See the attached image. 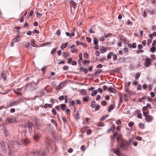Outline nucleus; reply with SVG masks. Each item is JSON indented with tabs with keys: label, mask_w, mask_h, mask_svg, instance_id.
<instances>
[{
	"label": "nucleus",
	"mask_w": 156,
	"mask_h": 156,
	"mask_svg": "<svg viewBox=\"0 0 156 156\" xmlns=\"http://www.w3.org/2000/svg\"><path fill=\"white\" fill-rule=\"evenodd\" d=\"M144 61L145 62L144 64L145 66L147 67L151 66V63L152 62L151 58H146L144 59Z\"/></svg>",
	"instance_id": "1"
},
{
	"label": "nucleus",
	"mask_w": 156,
	"mask_h": 156,
	"mask_svg": "<svg viewBox=\"0 0 156 156\" xmlns=\"http://www.w3.org/2000/svg\"><path fill=\"white\" fill-rule=\"evenodd\" d=\"M119 147L122 148L124 150H127L128 149L127 143H126V144L123 143L122 144H120L119 145Z\"/></svg>",
	"instance_id": "2"
},
{
	"label": "nucleus",
	"mask_w": 156,
	"mask_h": 156,
	"mask_svg": "<svg viewBox=\"0 0 156 156\" xmlns=\"http://www.w3.org/2000/svg\"><path fill=\"white\" fill-rule=\"evenodd\" d=\"M108 91H110L111 92L113 93L114 94H115L117 92V91L116 89L115 88L112 87H108Z\"/></svg>",
	"instance_id": "3"
},
{
	"label": "nucleus",
	"mask_w": 156,
	"mask_h": 156,
	"mask_svg": "<svg viewBox=\"0 0 156 156\" xmlns=\"http://www.w3.org/2000/svg\"><path fill=\"white\" fill-rule=\"evenodd\" d=\"M1 148L2 150L4 151L5 150L6 147L5 143L3 141H2L0 143Z\"/></svg>",
	"instance_id": "4"
},
{
	"label": "nucleus",
	"mask_w": 156,
	"mask_h": 156,
	"mask_svg": "<svg viewBox=\"0 0 156 156\" xmlns=\"http://www.w3.org/2000/svg\"><path fill=\"white\" fill-rule=\"evenodd\" d=\"M152 117L149 115H147L145 118V120L148 122L151 121L152 120Z\"/></svg>",
	"instance_id": "5"
},
{
	"label": "nucleus",
	"mask_w": 156,
	"mask_h": 156,
	"mask_svg": "<svg viewBox=\"0 0 156 156\" xmlns=\"http://www.w3.org/2000/svg\"><path fill=\"white\" fill-rule=\"evenodd\" d=\"M20 40V36L18 35L16 36V37L14 38L13 40V41L14 42H17L19 41Z\"/></svg>",
	"instance_id": "6"
},
{
	"label": "nucleus",
	"mask_w": 156,
	"mask_h": 156,
	"mask_svg": "<svg viewBox=\"0 0 156 156\" xmlns=\"http://www.w3.org/2000/svg\"><path fill=\"white\" fill-rule=\"evenodd\" d=\"M33 125L31 122H29L28 123V127L29 128V132H30L32 130Z\"/></svg>",
	"instance_id": "7"
},
{
	"label": "nucleus",
	"mask_w": 156,
	"mask_h": 156,
	"mask_svg": "<svg viewBox=\"0 0 156 156\" xmlns=\"http://www.w3.org/2000/svg\"><path fill=\"white\" fill-rule=\"evenodd\" d=\"M114 153H115L118 155L120 156L121 155V154L119 148H117L115 151L114 150Z\"/></svg>",
	"instance_id": "8"
},
{
	"label": "nucleus",
	"mask_w": 156,
	"mask_h": 156,
	"mask_svg": "<svg viewBox=\"0 0 156 156\" xmlns=\"http://www.w3.org/2000/svg\"><path fill=\"white\" fill-rule=\"evenodd\" d=\"M68 44V43L66 42L65 44H63L61 46V48L62 50H63L66 47Z\"/></svg>",
	"instance_id": "9"
},
{
	"label": "nucleus",
	"mask_w": 156,
	"mask_h": 156,
	"mask_svg": "<svg viewBox=\"0 0 156 156\" xmlns=\"http://www.w3.org/2000/svg\"><path fill=\"white\" fill-rule=\"evenodd\" d=\"M60 106L61 109L63 111L66 108V105L64 104H61L60 105Z\"/></svg>",
	"instance_id": "10"
},
{
	"label": "nucleus",
	"mask_w": 156,
	"mask_h": 156,
	"mask_svg": "<svg viewBox=\"0 0 156 156\" xmlns=\"http://www.w3.org/2000/svg\"><path fill=\"white\" fill-rule=\"evenodd\" d=\"M80 94L82 95H85L87 94V92L84 89H81L80 91Z\"/></svg>",
	"instance_id": "11"
},
{
	"label": "nucleus",
	"mask_w": 156,
	"mask_h": 156,
	"mask_svg": "<svg viewBox=\"0 0 156 156\" xmlns=\"http://www.w3.org/2000/svg\"><path fill=\"white\" fill-rule=\"evenodd\" d=\"M113 54V52H110L107 55V58L109 59H111L112 58V56Z\"/></svg>",
	"instance_id": "12"
},
{
	"label": "nucleus",
	"mask_w": 156,
	"mask_h": 156,
	"mask_svg": "<svg viewBox=\"0 0 156 156\" xmlns=\"http://www.w3.org/2000/svg\"><path fill=\"white\" fill-rule=\"evenodd\" d=\"M101 52L102 53H105L107 51V49L102 47L100 49Z\"/></svg>",
	"instance_id": "13"
},
{
	"label": "nucleus",
	"mask_w": 156,
	"mask_h": 156,
	"mask_svg": "<svg viewBox=\"0 0 156 156\" xmlns=\"http://www.w3.org/2000/svg\"><path fill=\"white\" fill-rule=\"evenodd\" d=\"M114 108V106L113 105H111L108 108V112H110L111 111L113 110Z\"/></svg>",
	"instance_id": "14"
},
{
	"label": "nucleus",
	"mask_w": 156,
	"mask_h": 156,
	"mask_svg": "<svg viewBox=\"0 0 156 156\" xmlns=\"http://www.w3.org/2000/svg\"><path fill=\"white\" fill-rule=\"evenodd\" d=\"M31 44L32 45L33 47H37V45L35 43V41L34 39H33L31 41Z\"/></svg>",
	"instance_id": "15"
},
{
	"label": "nucleus",
	"mask_w": 156,
	"mask_h": 156,
	"mask_svg": "<svg viewBox=\"0 0 156 156\" xmlns=\"http://www.w3.org/2000/svg\"><path fill=\"white\" fill-rule=\"evenodd\" d=\"M96 105L95 102V101H92L91 105V108H95Z\"/></svg>",
	"instance_id": "16"
},
{
	"label": "nucleus",
	"mask_w": 156,
	"mask_h": 156,
	"mask_svg": "<svg viewBox=\"0 0 156 156\" xmlns=\"http://www.w3.org/2000/svg\"><path fill=\"white\" fill-rule=\"evenodd\" d=\"M94 44L95 45H97L98 44V40L97 38L95 37L94 38Z\"/></svg>",
	"instance_id": "17"
},
{
	"label": "nucleus",
	"mask_w": 156,
	"mask_h": 156,
	"mask_svg": "<svg viewBox=\"0 0 156 156\" xmlns=\"http://www.w3.org/2000/svg\"><path fill=\"white\" fill-rule=\"evenodd\" d=\"M98 91L97 90H93L91 93V96H93L97 94Z\"/></svg>",
	"instance_id": "18"
},
{
	"label": "nucleus",
	"mask_w": 156,
	"mask_h": 156,
	"mask_svg": "<svg viewBox=\"0 0 156 156\" xmlns=\"http://www.w3.org/2000/svg\"><path fill=\"white\" fill-rule=\"evenodd\" d=\"M138 125L140 128L142 129H144V126L143 123H140Z\"/></svg>",
	"instance_id": "19"
},
{
	"label": "nucleus",
	"mask_w": 156,
	"mask_h": 156,
	"mask_svg": "<svg viewBox=\"0 0 156 156\" xmlns=\"http://www.w3.org/2000/svg\"><path fill=\"white\" fill-rule=\"evenodd\" d=\"M123 50L124 51V53L126 54L128 52L129 48L127 47H125Z\"/></svg>",
	"instance_id": "20"
},
{
	"label": "nucleus",
	"mask_w": 156,
	"mask_h": 156,
	"mask_svg": "<svg viewBox=\"0 0 156 156\" xmlns=\"http://www.w3.org/2000/svg\"><path fill=\"white\" fill-rule=\"evenodd\" d=\"M81 69L85 73H87L88 71V69L86 68H82Z\"/></svg>",
	"instance_id": "21"
},
{
	"label": "nucleus",
	"mask_w": 156,
	"mask_h": 156,
	"mask_svg": "<svg viewBox=\"0 0 156 156\" xmlns=\"http://www.w3.org/2000/svg\"><path fill=\"white\" fill-rule=\"evenodd\" d=\"M8 148L9 149V155H10L11 154V150L12 149V147L10 146V145H8Z\"/></svg>",
	"instance_id": "22"
},
{
	"label": "nucleus",
	"mask_w": 156,
	"mask_h": 156,
	"mask_svg": "<svg viewBox=\"0 0 156 156\" xmlns=\"http://www.w3.org/2000/svg\"><path fill=\"white\" fill-rule=\"evenodd\" d=\"M140 75V73H136L135 76V77L136 79H138Z\"/></svg>",
	"instance_id": "23"
},
{
	"label": "nucleus",
	"mask_w": 156,
	"mask_h": 156,
	"mask_svg": "<svg viewBox=\"0 0 156 156\" xmlns=\"http://www.w3.org/2000/svg\"><path fill=\"white\" fill-rule=\"evenodd\" d=\"M112 56L113 58V59L115 61L117 59V55L115 54H113Z\"/></svg>",
	"instance_id": "24"
},
{
	"label": "nucleus",
	"mask_w": 156,
	"mask_h": 156,
	"mask_svg": "<svg viewBox=\"0 0 156 156\" xmlns=\"http://www.w3.org/2000/svg\"><path fill=\"white\" fill-rule=\"evenodd\" d=\"M156 48L155 47H152L151 49V51L152 52H154L156 51Z\"/></svg>",
	"instance_id": "25"
},
{
	"label": "nucleus",
	"mask_w": 156,
	"mask_h": 156,
	"mask_svg": "<svg viewBox=\"0 0 156 156\" xmlns=\"http://www.w3.org/2000/svg\"><path fill=\"white\" fill-rule=\"evenodd\" d=\"M89 101V98L87 97H86L83 99V101L85 102H87Z\"/></svg>",
	"instance_id": "26"
},
{
	"label": "nucleus",
	"mask_w": 156,
	"mask_h": 156,
	"mask_svg": "<svg viewBox=\"0 0 156 156\" xmlns=\"http://www.w3.org/2000/svg\"><path fill=\"white\" fill-rule=\"evenodd\" d=\"M108 116V115H104L101 119L100 121L104 120L105 119H106L107 117Z\"/></svg>",
	"instance_id": "27"
},
{
	"label": "nucleus",
	"mask_w": 156,
	"mask_h": 156,
	"mask_svg": "<svg viewBox=\"0 0 156 156\" xmlns=\"http://www.w3.org/2000/svg\"><path fill=\"white\" fill-rule=\"evenodd\" d=\"M56 48H53L51 51V54L52 55L54 54L56 51Z\"/></svg>",
	"instance_id": "28"
},
{
	"label": "nucleus",
	"mask_w": 156,
	"mask_h": 156,
	"mask_svg": "<svg viewBox=\"0 0 156 156\" xmlns=\"http://www.w3.org/2000/svg\"><path fill=\"white\" fill-rule=\"evenodd\" d=\"M28 143L29 142L28 140H24V141H23V144L25 145H27Z\"/></svg>",
	"instance_id": "29"
},
{
	"label": "nucleus",
	"mask_w": 156,
	"mask_h": 156,
	"mask_svg": "<svg viewBox=\"0 0 156 156\" xmlns=\"http://www.w3.org/2000/svg\"><path fill=\"white\" fill-rule=\"evenodd\" d=\"M51 122L53 123L56 126L57 125V122L55 121V120L54 119H51Z\"/></svg>",
	"instance_id": "30"
},
{
	"label": "nucleus",
	"mask_w": 156,
	"mask_h": 156,
	"mask_svg": "<svg viewBox=\"0 0 156 156\" xmlns=\"http://www.w3.org/2000/svg\"><path fill=\"white\" fill-rule=\"evenodd\" d=\"M95 110L96 111L98 110L100 108V106L99 105H97L95 107Z\"/></svg>",
	"instance_id": "31"
},
{
	"label": "nucleus",
	"mask_w": 156,
	"mask_h": 156,
	"mask_svg": "<svg viewBox=\"0 0 156 156\" xmlns=\"http://www.w3.org/2000/svg\"><path fill=\"white\" fill-rule=\"evenodd\" d=\"M34 140L37 141L38 140V136L37 135H35L34 136Z\"/></svg>",
	"instance_id": "32"
},
{
	"label": "nucleus",
	"mask_w": 156,
	"mask_h": 156,
	"mask_svg": "<svg viewBox=\"0 0 156 156\" xmlns=\"http://www.w3.org/2000/svg\"><path fill=\"white\" fill-rule=\"evenodd\" d=\"M134 124V122H130L128 125V126L129 127H132V126Z\"/></svg>",
	"instance_id": "33"
},
{
	"label": "nucleus",
	"mask_w": 156,
	"mask_h": 156,
	"mask_svg": "<svg viewBox=\"0 0 156 156\" xmlns=\"http://www.w3.org/2000/svg\"><path fill=\"white\" fill-rule=\"evenodd\" d=\"M7 120L9 123H12L13 122V119L11 118H9L7 119Z\"/></svg>",
	"instance_id": "34"
},
{
	"label": "nucleus",
	"mask_w": 156,
	"mask_h": 156,
	"mask_svg": "<svg viewBox=\"0 0 156 156\" xmlns=\"http://www.w3.org/2000/svg\"><path fill=\"white\" fill-rule=\"evenodd\" d=\"M100 54V52L99 51H95V54L97 56H99Z\"/></svg>",
	"instance_id": "35"
},
{
	"label": "nucleus",
	"mask_w": 156,
	"mask_h": 156,
	"mask_svg": "<svg viewBox=\"0 0 156 156\" xmlns=\"http://www.w3.org/2000/svg\"><path fill=\"white\" fill-rule=\"evenodd\" d=\"M105 125L104 123L103 122H100L98 124L99 126H103Z\"/></svg>",
	"instance_id": "36"
},
{
	"label": "nucleus",
	"mask_w": 156,
	"mask_h": 156,
	"mask_svg": "<svg viewBox=\"0 0 156 156\" xmlns=\"http://www.w3.org/2000/svg\"><path fill=\"white\" fill-rule=\"evenodd\" d=\"M125 91L126 92L128 91L129 90V87L127 86L126 85H125Z\"/></svg>",
	"instance_id": "37"
},
{
	"label": "nucleus",
	"mask_w": 156,
	"mask_h": 156,
	"mask_svg": "<svg viewBox=\"0 0 156 156\" xmlns=\"http://www.w3.org/2000/svg\"><path fill=\"white\" fill-rule=\"evenodd\" d=\"M17 102H13V103H11L9 105V107H12L14 105H15V104L16 103H17Z\"/></svg>",
	"instance_id": "38"
},
{
	"label": "nucleus",
	"mask_w": 156,
	"mask_h": 156,
	"mask_svg": "<svg viewBox=\"0 0 156 156\" xmlns=\"http://www.w3.org/2000/svg\"><path fill=\"white\" fill-rule=\"evenodd\" d=\"M60 34L61 32L60 30H58L56 33V34L58 36H59L60 35Z\"/></svg>",
	"instance_id": "39"
},
{
	"label": "nucleus",
	"mask_w": 156,
	"mask_h": 156,
	"mask_svg": "<svg viewBox=\"0 0 156 156\" xmlns=\"http://www.w3.org/2000/svg\"><path fill=\"white\" fill-rule=\"evenodd\" d=\"M64 97L63 95H62V96H60L59 98V100H60V101L63 100L64 99Z\"/></svg>",
	"instance_id": "40"
},
{
	"label": "nucleus",
	"mask_w": 156,
	"mask_h": 156,
	"mask_svg": "<svg viewBox=\"0 0 156 156\" xmlns=\"http://www.w3.org/2000/svg\"><path fill=\"white\" fill-rule=\"evenodd\" d=\"M101 104L103 106H105L106 105V102L105 101H103L101 102Z\"/></svg>",
	"instance_id": "41"
},
{
	"label": "nucleus",
	"mask_w": 156,
	"mask_h": 156,
	"mask_svg": "<svg viewBox=\"0 0 156 156\" xmlns=\"http://www.w3.org/2000/svg\"><path fill=\"white\" fill-rule=\"evenodd\" d=\"M52 112L54 114L56 115V112L55 109L54 108H53L52 110Z\"/></svg>",
	"instance_id": "42"
},
{
	"label": "nucleus",
	"mask_w": 156,
	"mask_h": 156,
	"mask_svg": "<svg viewBox=\"0 0 156 156\" xmlns=\"http://www.w3.org/2000/svg\"><path fill=\"white\" fill-rule=\"evenodd\" d=\"M101 97L100 95H98L97 96V98H96V100L97 101L99 100L100 99Z\"/></svg>",
	"instance_id": "43"
},
{
	"label": "nucleus",
	"mask_w": 156,
	"mask_h": 156,
	"mask_svg": "<svg viewBox=\"0 0 156 156\" xmlns=\"http://www.w3.org/2000/svg\"><path fill=\"white\" fill-rule=\"evenodd\" d=\"M142 89L141 86L139 84L138 85V87L137 88V90H141Z\"/></svg>",
	"instance_id": "44"
},
{
	"label": "nucleus",
	"mask_w": 156,
	"mask_h": 156,
	"mask_svg": "<svg viewBox=\"0 0 156 156\" xmlns=\"http://www.w3.org/2000/svg\"><path fill=\"white\" fill-rule=\"evenodd\" d=\"M79 57L80 58V59L79 60V61H81L82 59V53H80L79 55Z\"/></svg>",
	"instance_id": "45"
},
{
	"label": "nucleus",
	"mask_w": 156,
	"mask_h": 156,
	"mask_svg": "<svg viewBox=\"0 0 156 156\" xmlns=\"http://www.w3.org/2000/svg\"><path fill=\"white\" fill-rule=\"evenodd\" d=\"M136 44L135 43H133L132 45V46L133 48H135L136 47Z\"/></svg>",
	"instance_id": "46"
},
{
	"label": "nucleus",
	"mask_w": 156,
	"mask_h": 156,
	"mask_svg": "<svg viewBox=\"0 0 156 156\" xmlns=\"http://www.w3.org/2000/svg\"><path fill=\"white\" fill-rule=\"evenodd\" d=\"M143 45L141 44H139L138 46V48L139 49H142L143 48Z\"/></svg>",
	"instance_id": "47"
},
{
	"label": "nucleus",
	"mask_w": 156,
	"mask_h": 156,
	"mask_svg": "<svg viewBox=\"0 0 156 156\" xmlns=\"http://www.w3.org/2000/svg\"><path fill=\"white\" fill-rule=\"evenodd\" d=\"M62 119L63 121L64 122V123H66L67 122V120L66 118H64L63 117H62Z\"/></svg>",
	"instance_id": "48"
},
{
	"label": "nucleus",
	"mask_w": 156,
	"mask_h": 156,
	"mask_svg": "<svg viewBox=\"0 0 156 156\" xmlns=\"http://www.w3.org/2000/svg\"><path fill=\"white\" fill-rule=\"evenodd\" d=\"M33 34H35L36 33L37 34L39 33V32L36 29H34V31H33Z\"/></svg>",
	"instance_id": "49"
},
{
	"label": "nucleus",
	"mask_w": 156,
	"mask_h": 156,
	"mask_svg": "<svg viewBox=\"0 0 156 156\" xmlns=\"http://www.w3.org/2000/svg\"><path fill=\"white\" fill-rule=\"evenodd\" d=\"M104 40L105 39L103 37H101L99 39V40L102 42H103Z\"/></svg>",
	"instance_id": "50"
},
{
	"label": "nucleus",
	"mask_w": 156,
	"mask_h": 156,
	"mask_svg": "<svg viewBox=\"0 0 156 156\" xmlns=\"http://www.w3.org/2000/svg\"><path fill=\"white\" fill-rule=\"evenodd\" d=\"M15 110L14 108H12L10 109V112L11 113H14L15 112Z\"/></svg>",
	"instance_id": "51"
},
{
	"label": "nucleus",
	"mask_w": 156,
	"mask_h": 156,
	"mask_svg": "<svg viewBox=\"0 0 156 156\" xmlns=\"http://www.w3.org/2000/svg\"><path fill=\"white\" fill-rule=\"evenodd\" d=\"M137 53H142L144 52V51L143 50H138L137 51Z\"/></svg>",
	"instance_id": "52"
},
{
	"label": "nucleus",
	"mask_w": 156,
	"mask_h": 156,
	"mask_svg": "<svg viewBox=\"0 0 156 156\" xmlns=\"http://www.w3.org/2000/svg\"><path fill=\"white\" fill-rule=\"evenodd\" d=\"M146 107H147V108H149L150 109H151V107L150 104H148V103H147V104Z\"/></svg>",
	"instance_id": "53"
},
{
	"label": "nucleus",
	"mask_w": 156,
	"mask_h": 156,
	"mask_svg": "<svg viewBox=\"0 0 156 156\" xmlns=\"http://www.w3.org/2000/svg\"><path fill=\"white\" fill-rule=\"evenodd\" d=\"M68 68H69V67L67 66H64L63 67V69L64 70H67L68 69Z\"/></svg>",
	"instance_id": "54"
},
{
	"label": "nucleus",
	"mask_w": 156,
	"mask_h": 156,
	"mask_svg": "<svg viewBox=\"0 0 156 156\" xmlns=\"http://www.w3.org/2000/svg\"><path fill=\"white\" fill-rule=\"evenodd\" d=\"M76 62L75 61H74L72 62V64L73 65H76Z\"/></svg>",
	"instance_id": "55"
},
{
	"label": "nucleus",
	"mask_w": 156,
	"mask_h": 156,
	"mask_svg": "<svg viewBox=\"0 0 156 156\" xmlns=\"http://www.w3.org/2000/svg\"><path fill=\"white\" fill-rule=\"evenodd\" d=\"M76 43L77 45H79L80 44H82V43H80L79 41H76Z\"/></svg>",
	"instance_id": "56"
},
{
	"label": "nucleus",
	"mask_w": 156,
	"mask_h": 156,
	"mask_svg": "<svg viewBox=\"0 0 156 156\" xmlns=\"http://www.w3.org/2000/svg\"><path fill=\"white\" fill-rule=\"evenodd\" d=\"M73 149L71 148L69 149L68 150V152L69 153H72L73 152Z\"/></svg>",
	"instance_id": "57"
},
{
	"label": "nucleus",
	"mask_w": 156,
	"mask_h": 156,
	"mask_svg": "<svg viewBox=\"0 0 156 156\" xmlns=\"http://www.w3.org/2000/svg\"><path fill=\"white\" fill-rule=\"evenodd\" d=\"M137 117L139 119H141L142 118V115L141 114L139 113L137 115Z\"/></svg>",
	"instance_id": "58"
},
{
	"label": "nucleus",
	"mask_w": 156,
	"mask_h": 156,
	"mask_svg": "<svg viewBox=\"0 0 156 156\" xmlns=\"http://www.w3.org/2000/svg\"><path fill=\"white\" fill-rule=\"evenodd\" d=\"M151 95L152 98L154 97L155 96V94L153 92H151Z\"/></svg>",
	"instance_id": "59"
},
{
	"label": "nucleus",
	"mask_w": 156,
	"mask_h": 156,
	"mask_svg": "<svg viewBox=\"0 0 156 156\" xmlns=\"http://www.w3.org/2000/svg\"><path fill=\"white\" fill-rule=\"evenodd\" d=\"M102 67V65L101 64H99L97 66V68H101Z\"/></svg>",
	"instance_id": "60"
},
{
	"label": "nucleus",
	"mask_w": 156,
	"mask_h": 156,
	"mask_svg": "<svg viewBox=\"0 0 156 156\" xmlns=\"http://www.w3.org/2000/svg\"><path fill=\"white\" fill-rule=\"evenodd\" d=\"M30 45V43L29 42H28V43H27L25 45V46L27 48H28L29 47Z\"/></svg>",
	"instance_id": "61"
},
{
	"label": "nucleus",
	"mask_w": 156,
	"mask_h": 156,
	"mask_svg": "<svg viewBox=\"0 0 156 156\" xmlns=\"http://www.w3.org/2000/svg\"><path fill=\"white\" fill-rule=\"evenodd\" d=\"M147 107L146 106H144L142 108V111L143 112L145 110H146L147 109Z\"/></svg>",
	"instance_id": "62"
},
{
	"label": "nucleus",
	"mask_w": 156,
	"mask_h": 156,
	"mask_svg": "<svg viewBox=\"0 0 156 156\" xmlns=\"http://www.w3.org/2000/svg\"><path fill=\"white\" fill-rule=\"evenodd\" d=\"M151 58L153 59H156L155 56L154 55H151Z\"/></svg>",
	"instance_id": "63"
},
{
	"label": "nucleus",
	"mask_w": 156,
	"mask_h": 156,
	"mask_svg": "<svg viewBox=\"0 0 156 156\" xmlns=\"http://www.w3.org/2000/svg\"><path fill=\"white\" fill-rule=\"evenodd\" d=\"M143 87L144 89H146L147 88V86L146 84H145L143 85Z\"/></svg>",
	"instance_id": "64"
}]
</instances>
